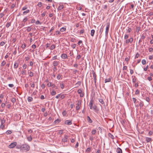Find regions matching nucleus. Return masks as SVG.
Masks as SVG:
<instances>
[{
	"instance_id": "aec40b11",
	"label": "nucleus",
	"mask_w": 153,
	"mask_h": 153,
	"mask_svg": "<svg viewBox=\"0 0 153 153\" xmlns=\"http://www.w3.org/2000/svg\"><path fill=\"white\" fill-rule=\"evenodd\" d=\"M99 101L102 104H104V102L102 99H99Z\"/></svg>"
},
{
	"instance_id": "5fc2aeb1",
	"label": "nucleus",
	"mask_w": 153,
	"mask_h": 153,
	"mask_svg": "<svg viewBox=\"0 0 153 153\" xmlns=\"http://www.w3.org/2000/svg\"><path fill=\"white\" fill-rule=\"evenodd\" d=\"M27 7L25 6L22 7V10H26L27 9Z\"/></svg>"
},
{
	"instance_id": "ea45409f",
	"label": "nucleus",
	"mask_w": 153,
	"mask_h": 153,
	"mask_svg": "<svg viewBox=\"0 0 153 153\" xmlns=\"http://www.w3.org/2000/svg\"><path fill=\"white\" fill-rule=\"evenodd\" d=\"M26 44H24L22 45L21 46V48L23 49H24L26 47Z\"/></svg>"
},
{
	"instance_id": "338daca9",
	"label": "nucleus",
	"mask_w": 153,
	"mask_h": 153,
	"mask_svg": "<svg viewBox=\"0 0 153 153\" xmlns=\"http://www.w3.org/2000/svg\"><path fill=\"white\" fill-rule=\"evenodd\" d=\"M4 127V124H1L0 125V127L1 128L3 129Z\"/></svg>"
},
{
	"instance_id": "7c9ffc66",
	"label": "nucleus",
	"mask_w": 153,
	"mask_h": 153,
	"mask_svg": "<svg viewBox=\"0 0 153 153\" xmlns=\"http://www.w3.org/2000/svg\"><path fill=\"white\" fill-rule=\"evenodd\" d=\"M60 120L58 119H57V120H56L54 122V123H59L60 122Z\"/></svg>"
},
{
	"instance_id": "20e7f679",
	"label": "nucleus",
	"mask_w": 153,
	"mask_h": 153,
	"mask_svg": "<svg viewBox=\"0 0 153 153\" xmlns=\"http://www.w3.org/2000/svg\"><path fill=\"white\" fill-rule=\"evenodd\" d=\"M92 74L93 75V77L94 78V80L95 83V85H96V74H95V72L93 71H92Z\"/></svg>"
},
{
	"instance_id": "8fccbe9b",
	"label": "nucleus",
	"mask_w": 153,
	"mask_h": 153,
	"mask_svg": "<svg viewBox=\"0 0 153 153\" xmlns=\"http://www.w3.org/2000/svg\"><path fill=\"white\" fill-rule=\"evenodd\" d=\"M136 81V79L135 77L134 76V78L132 79V82L133 83H135Z\"/></svg>"
},
{
	"instance_id": "a19ab883",
	"label": "nucleus",
	"mask_w": 153,
	"mask_h": 153,
	"mask_svg": "<svg viewBox=\"0 0 153 153\" xmlns=\"http://www.w3.org/2000/svg\"><path fill=\"white\" fill-rule=\"evenodd\" d=\"M131 31V28L128 27L127 30V33H130Z\"/></svg>"
},
{
	"instance_id": "de8ad7c7",
	"label": "nucleus",
	"mask_w": 153,
	"mask_h": 153,
	"mask_svg": "<svg viewBox=\"0 0 153 153\" xmlns=\"http://www.w3.org/2000/svg\"><path fill=\"white\" fill-rule=\"evenodd\" d=\"M77 92L79 94H81L82 93V91L81 89H79L77 91Z\"/></svg>"
},
{
	"instance_id": "473e14b6",
	"label": "nucleus",
	"mask_w": 153,
	"mask_h": 153,
	"mask_svg": "<svg viewBox=\"0 0 153 153\" xmlns=\"http://www.w3.org/2000/svg\"><path fill=\"white\" fill-rule=\"evenodd\" d=\"M6 62H5L4 61H3L1 64V66H4L5 64H6Z\"/></svg>"
},
{
	"instance_id": "a211bd4d",
	"label": "nucleus",
	"mask_w": 153,
	"mask_h": 153,
	"mask_svg": "<svg viewBox=\"0 0 153 153\" xmlns=\"http://www.w3.org/2000/svg\"><path fill=\"white\" fill-rule=\"evenodd\" d=\"M64 6L63 5H60L58 7V10H61L63 8Z\"/></svg>"
},
{
	"instance_id": "72a5a7b5",
	"label": "nucleus",
	"mask_w": 153,
	"mask_h": 153,
	"mask_svg": "<svg viewBox=\"0 0 153 153\" xmlns=\"http://www.w3.org/2000/svg\"><path fill=\"white\" fill-rule=\"evenodd\" d=\"M5 122V120L4 119H1V124H4Z\"/></svg>"
},
{
	"instance_id": "3c124183",
	"label": "nucleus",
	"mask_w": 153,
	"mask_h": 153,
	"mask_svg": "<svg viewBox=\"0 0 153 153\" xmlns=\"http://www.w3.org/2000/svg\"><path fill=\"white\" fill-rule=\"evenodd\" d=\"M81 57V56L80 55H79L77 56V57L76 58V59H77L78 60L80 59Z\"/></svg>"
},
{
	"instance_id": "f3484780",
	"label": "nucleus",
	"mask_w": 153,
	"mask_h": 153,
	"mask_svg": "<svg viewBox=\"0 0 153 153\" xmlns=\"http://www.w3.org/2000/svg\"><path fill=\"white\" fill-rule=\"evenodd\" d=\"M108 136L109 137L111 138V139H114V136L112 134H111L110 133H109L108 134Z\"/></svg>"
},
{
	"instance_id": "c756f323",
	"label": "nucleus",
	"mask_w": 153,
	"mask_h": 153,
	"mask_svg": "<svg viewBox=\"0 0 153 153\" xmlns=\"http://www.w3.org/2000/svg\"><path fill=\"white\" fill-rule=\"evenodd\" d=\"M26 70H22V74L23 75H25L26 74Z\"/></svg>"
},
{
	"instance_id": "412c9836",
	"label": "nucleus",
	"mask_w": 153,
	"mask_h": 153,
	"mask_svg": "<svg viewBox=\"0 0 153 153\" xmlns=\"http://www.w3.org/2000/svg\"><path fill=\"white\" fill-rule=\"evenodd\" d=\"M18 64L16 62H15L14 64V68L16 69L18 67Z\"/></svg>"
},
{
	"instance_id": "13d9d810",
	"label": "nucleus",
	"mask_w": 153,
	"mask_h": 153,
	"mask_svg": "<svg viewBox=\"0 0 153 153\" xmlns=\"http://www.w3.org/2000/svg\"><path fill=\"white\" fill-rule=\"evenodd\" d=\"M1 106L2 108H4L5 106V104L4 103H2L1 104Z\"/></svg>"
},
{
	"instance_id": "09e8293b",
	"label": "nucleus",
	"mask_w": 153,
	"mask_h": 153,
	"mask_svg": "<svg viewBox=\"0 0 153 153\" xmlns=\"http://www.w3.org/2000/svg\"><path fill=\"white\" fill-rule=\"evenodd\" d=\"M15 6V4H13L11 6V9H13L14 8V7Z\"/></svg>"
},
{
	"instance_id": "bb28decb",
	"label": "nucleus",
	"mask_w": 153,
	"mask_h": 153,
	"mask_svg": "<svg viewBox=\"0 0 153 153\" xmlns=\"http://www.w3.org/2000/svg\"><path fill=\"white\" fill-rule=\"evenodd\" d=\"M103 27H102V26L100 29L99 33H100V34H102V32L103 31Z\"/></svg>"
},
{
	"instance_id": "7ed1b4c3",
	"label": "nucleus",
	"mask_w": 153,
	"mask_h": 153,
	"mask_svg": "<svg viewBox=\"0 0 153 153\" xmlns=\"http://www.w3.org/2000/svg\"><path fill=\"white\" fill-rule=\"evenodd\" d=\"M17 144L16 142L12 143L8 146V148L10 149L13 148L17 145Z\"/></svg>"
},
{
	"instance_id": "4468645a",
	"label": "nucleus",
	"mask_w": 153,
	"mask_h": 153,
	"mask_svg": "<svg viewBox=\"0 0 153 153\" xmlns=\"http://www.w3.org/2000/svg\"><path fill=\"white\" fill-rule=\"evenodd\" d=\"M27 139L28 141H31L32 140V137L30 136L27 137Z\"/></svg>"
},
{
	"instance_id": "9b49d317",
	"label": "nucleus",
	"mask_w": 153,
	"mask_h": 153,
	"mask_svg": "<svg viewBox=\"0 0 153 153\" xmlns=\"http://www.w3.org/2000/svg\"><path fill=\"white\" fill-rule=\"evenodd\" d=\"M51 93L52 96H54L56 94V92L54 91V89L53 88L52 89L51 92Z\"/></svg>"
},
{
	"instance_id": "774afa93",
	"label": "nucleus",
	"mask_w": 153,
	"mask_h": 153,
	"mask_svg": "<svg viewBox=\"0 0 153 153\" xmlns=\"http://www.w3.org/2000/svg\"><path fill=\"white\" fill-rule=\"evenodd\" d=\"M153 58V55L149 56V59L150 60L152 59Z\"/></svg>"
},
{
	"instance_id": "39448f33",
	"label": "nucleus",
	"mask_w": 153,
	"mask_h": 153,
	"mask_svg": "<svg viewBox=\"0 0 153 153\" xmlns=\"http://www.w3.org/2000/svg\"><path fill=\"white\" fill-rule=\"evenodd\" d=\"M68 139V136L67 135H65L64 136V138L62 139V141L64 143L67 142Z\"/></svg>"
},
{
	"instance_id": "37998d69",
	"label": "nucleus",
	"mask_w": 153,
	"mask_h": 153,
	"mask_svg": "<svg viewBox=\"0 0 153 153\" xmlns=\"http://www.w3.org/2000/svg\"><path fill=\"white\" fill-rule=\"evenodd\" d=\"M139 56H140L139 54V53H137L135 56V59L138 58Z\"/></svg>"
},
{
	"instance_id": "49530a36",
	"label": "nucleus",
	"mask_w": 153,
	"mask_h": 153,
	"mask_svg": "<svg viewBox=\"0 0 153 153\" xmlns=\"http://www.w3.org/2000/svg\"><path fill=\"white\" fill-rule=\"evenodd\" d=\"M27 65H26V64H24V65H23V66H22V67L24 69H25L26 68V67H27Z\"/></svg>"
},
{
	"instance_id": "6e6d98bb",
	"label": "nucleus",
	"mask_w": 153,
	"mask_h": 153,
	"mask_svg": "<svg viewBox=\"0 0 153 153\" xmlns=\"http://www.w3.org/2000/svg\"><path fill=\"white\" fill-rule=\"evenodd\" d=\"M132 100L134 102V103H135L136 101L137 100L135 98H132Z\"/></svg>"
},
{
	"instance_id": "1a4fd4ad",
	"label": "nucleus",
	"mask_w": 153,
	"mask_h": 153,
	"mask_svg": "<svg viewBox=\"0 0 153 153\" xmlns=\"http://www.w3.org/2000/svg\"><path fill=\"white\" fill-rule=\"evenodd\" d=\"M59 63V61H54L53 63V64L54 66L55 67L57 66Z\"/></svg>"
},
{
	"instance_id": "603ef678",
	"label": "nucleus",
	"mask_w": 153,
	"mask_h": 153,
	"mask_svg": "<svg viewBox=\"0 0 153 153\" xmlns=\"http://www.w3.org/2000/svg\"><path fill=\"white\" fill-rule=\"evenodd\" d=\"M145 38V36L144 35V34H142L141 36V39H143Z\"/></svg>"
},
{
	"instance_id": "b1692460",
	"label": "nucleus",
	"mask_w": 153,
	"mask_h": 153,
	"mask_svg": "<svg viewBox=\"0 0 153 153\" xmlns=\"http://www.w3.org/2000/svg\"><path fill=\"white\" fill-rule=\"evenodd\" d=\"M111 79L110 78L106 79L105 80V82H109L111 81Z\"/></svg>"
},
{
	"instance_id": "dca6fc26",
	"label": "nucleus",
	"mask_w": 153,
	"mask_h": 153,
	"mask_svg": "<svg viewBox=\"0 0 153 153\" xmlns=\"http://www.w3.org/2000/svg\"><path fill=\"white\" fill-rule=\"evenodd\" d=\"M28 73H29V76L32 77L33 76V73L32 72L30 71L29 72L28 71Z\"/></svg>"
},
{
	"instance_id": "c85d7f7f",
	"label": "nucleus",
	"mask_w": 153,
	"mask_h": 153,
	"mask_svg": "<svg viewBox=\"0 0 153 153\" xmlns=\"http://www.w3.org/2000/svg\"><path fill=\"white\" fill-rule=\"evenodd\" d=\"M142 63L143 64V65H145L146 64V60L145 59H143L142 60Z\"/></svg>"
},
{
	"instance_id": "393cba45",
	"label": "nucleus",
	"mask_w": 153,
	"mask_h": 153,
	"mask_svg": "<svg viewBox=\"0 0 153 153\" xmlns=\"http://www.w3.org/2000/svg\"><path fill=\"white\" fill-rule=\"evenodd\" d=\"M140 27H136V32L138 33L139 31L140 30Z\"/></svg>"
},
{
	"instance_id": "58836bf2",
	"label": "nucleus",
	"mask_w": 153,
	"mask_h": 153,
	"mask_svg": "<svg viewBox=\"0 0 153 153\" xmlns=\"http://www.w3.org/2000/svg\"><path fill=\"white\" fill-rule=\"evenodd\" d=\"M31 30V28L30 26L27 27V30L28 32L30 31Z\"/></svg>"
},
{
	"instance_id": "6ab92c4d",
	"label": "nucleus",
	"mask_w": 153,
	"mask_h": 153,
	"mask_svg": "<svg viewBox=\"0 0 153 153\" xmlns=\"http://www.w3.org/2000/svg\"><path fill=\"white\" fill-rule=\"evenodd\" d=\"M76 105H77L76 106H81V101L78 100L77 101V104Z\"/></svg>"
},
{
	"instance_id": "0e129e2a",
	"label": "nucleus",
	"mask_w": 153,
	"mask_h": 153,
	"mask_svg": "<svg viewBox=\"0 0 153 153\" xmlns=\"http://www.w3.org/2000/svg\"><path fill=\"white\" fill-rule=\"evenodd\" d=\"M84 29L81 30L79 32L80 34H82V33H83L84 32Z\"/></svg>"
},
{
	"instance_id": "4d7b16f0",
	"label": "nucleus",
	"mask_w": 153,
	"mask_h": 153,
	"mask_svg": "<svg viewBox=\"0 0 153 153\" xmlns=\"http://www.w3.org/2000/svg\"><path fill=\"white\" fill-rule=\"evenodd\" d=\"M5 44V42H2L0 43V45L1 46H3Z\"/></svg>"
},
{
	"instance_id": "a878e982",
	"label": "nucleus",
	"mask_w": 153,
	"mask_h": 153,
	"mask_svg": "<svg viewBox=\"0 0 153 153\" xmlns=\"http://www.w3.org/2000/svg\"><path fill=\"white\" fill-rule=\"evenodd\" d=\"M66 30V29L65 28L63 27L60 29V31L61 32H64V31H65Z\"/></svg>"
},
{
	"instance_id": "4c0bfd02",
	"label": "nucleus",
	"mask_w": 153,
	"mask_h": 153,
	"mask_svg": "<svg viewBox=\"0 0 153 153\" xmlns=\"http://www.w3.org/2000/svg\"><path fill=\"white\" fill-rule=\"evenodd\" d=\"M97 131L96 130H93L91 131L92 134H95L96 132Z\"/></svg>"
},
{
	"instance_id": "e433bc0d",
	"label": "nucleus",
	"mask_w": 153,
	"mask_h": 153,
	"mask_svg": "<svg viewBox=\"0 0 153 153\" xmlns=\"http://www.w3.org/2000/svg\"><path fill=\"white\" fill-rule=\"evenodd\" d=\"M129 36V35L128 34H125L124 37V38L125 39H126L128 38Z\"/></svg>"
},
{
	"instance_id": "2eb2a0df",
	"label": "nucleus",
	"mask_w": 153,
	"mask_h": 153,
	"mask_svg": "<svg viewBox=\"0 0 153 153\" xmlns=\"http://www.w3.org/2000/svg\"><path fill=\"white\" fill-rule=\"evenodd\" d=\"M94 33L95 30H94L92 29L91 30V36H94Z\"/></svg>"
},
{
	"instance_id": "c03bdc74",
	"label": "nucleus",
	"mask_w": 153,
	"mask_h": 153,
	"mask_svg": "<svg viewBox=\"0 0 153 153\" xmlns=\"http://www.w3.org/2000/svg\"><path fill=\"white\" fill-rule=\"evenodd\" d=\"M42 2H39L38 3V6L39 7H41V6H42Z\"/></svg>"
},
{
	"instance_id": "c9c22d12",
	"label": "nucleus",
	"mask_w": 153,
	"mask_h": 153,
	"mask_svg": "<svg viewBox=\"0 0 153 153\" xmlns=\"http://www.w3.org/2000/svg\"><path fill=\"white\" fill-rule=\"evenodd\" d=\"M55 48V45H52L50 49L51 50H52L53 49H54Z\"/></svg>"
},
{
	"instance_id": "e2e57ef3",
	"label": "nucleus",
	"mask_w": 153,
	"mask_h": 153,
	"mask_svg": "<svg viewBox=\"0 0 153 153\" xmlns=\"http://www.w3.org/2000/svg\"><path fill=\"white\" fill-rule=\"evenodd\" d=\"M153 49L152 48H149V52H152L153 51Z\"/></svg>"
},
{
	"instance_id": "69168bd1",
	"label": "nucleus",
	"mask_w": 153,
	"mask_h": 153,
	"mask_svg": "<svg viewBox=\"0 0 153 153\" xmlns=\"http://www.w3.org/2000/svg\"><path fill=\"white\" fill-rule=\"evenodd\" d=\"M64 97H65V96L64 94H62L61 95L60 98L61 99H63L64 98Z\"/></svg>"
},
{
	"instance_id": "f8f14e48",
	"label": "nucleus",
	"mask_w": 153,
	"mask_h": 153,
	"mask_svg": "<svg viewBox=\"0 0 153 153\" xmlns=\"http://www.w3.org/2000/svg\"><path fill=\"white\" fill-rule=\"evenodd\" d=\"M146 141L147 143H149L152 141V139L151 138L146 137Z\"/></svg>"
},
{
	"instance_id": "864d4df0",
	"label": "nucleus",
	"mask_w": 153,
	"mask_h": 153,
	"mask_svg": "<svg viewBox=\"0 0 153 153\" xmlns=\"http://www.w3.org/2000/svg\"><path fill=\"white\" fill-rule=\"evenodd\" d=\"M81 82H78L77 83H76V85H77V86H79L81 84Z\"/></svg>"
},
{
	"instance_id": "bf43d9fd",
	"label": "nucleus",
	"mask_w": 153,
	"mask_h": 153,
	"mask_svg": "<svg viewBox=\"0 0 153 153\" xmlns=\"http://www.w3.org/2000/svg\"><path fill=\"white\" fill-rule=\"evenodd\" d=\"M27 20V17H25L23 19V22H25Z\"/></svg>"
},
{
	"instance_id": "9d476101",
	"label": "nucleus",
	"mask_w": 153,
	"mask_h": 153,
	"mask_svg": "<svg viewBox=\"0 0 153 153\" xmlns=\"http://www.w3.org/2000/svg\"><path fill=\"white\" fill-rule=\"evenodd\" d=\"M116 152L118 153H122V149L119 147H118L117 148Z\"/></svg>"
},
{
	"instance_id": "f704fd0d",
	"label": "nucleus",
	"mask_w": 153,
	"mask_h": 153,
	"mask_svg": "<svg viewBox=\"0 0 153 153\" xmlns=\"http://www.w3.org/2000/svg\"><path fill=\"white\" fill-rule=\"evenodd\" d=\"M67 114L66 111H64L62 113V114L63 116H66Z\"/></svg>"
},
{
	"instance_id": "79ce46f5",
	"label": "nucleus",
	"mask_w": 153,
	"mask_h": 153,
	"mask_svg": "<svg viewBox=\"0 0 153 153\" xmlns=\"http://www.w3.org/2000/svg\"><path fill=\"white\" fill-rule=\"evenodd\" d=\"M61 76L60 74H59L57 76V79L58 80L59 79L61 78Z\"/></svg>"
},
{
	"instance_id": "4be33fe9",
	"label": "nucleus",
	"mask_w": 153,
	"mask_h": 153,
	"mask_svg": "<svg viewBox=\"0 0 153 153\" xmlns=\"http://www.w3.org/2000/svg\"><path fill=\"white\" fill-rule=\"evenodd\" d=\"M30 12V10H27L26 11H24L23 12V14L25 15L28 13Z\"/></svg>"
},
{
	"instance_id": "f03ea898",
	"label": "nucleus",
	"mask_w": 153,
	"mask_h": 153,
	"mask_svg": "<svg viewBox=\"0 0 153 153\" xmlns=\"http://www.w3.org/2000/svg\"><path fill=\"white\" fill-rule=\"evenodd\" d=\"M110 23L109 22L107 23V26L105 29V34L106 36H107L108 35V32L109 31V28Z\"/></svg>"
},
{
	"instance_id": "423d86ee",
	"label": "nucleus",
	"mask_w": 153,
	"mask_h": 153,
	"mask_svg": "<svg viewBox=\"0 0 153 153\" xmlns=\"http://www.w3.org/2000/svg\"><path fill=\"white\" fill-rule=\"evenodd\" d=\"M61 57L63 59H66L68 58L67 55L65 53H63L61 55Z\"/></svg>"
},
{
	"instance_id": "5701e85b",
	"label": "nucleus",
	"mask_w": 153,
	"mask_h": 153,
	"mask_svg": "<svg viewBox=\"0 0 153 153\" xmlns=\"http://www.w3.org/2000/svg\"><path fill=\"white\" fill-rule=\"evenodd\" d=\"M27 100L29 102H31L33 100V98L31 97H29L27 98Z\"/></svg>"
},
{
	"instance_id": "0eeeda50",
	"label": "nucleus",
	"mask_w": 153,
	"mask_h": 153,
	"mask_svg": "<svg viewBox=\"0 0 153 153\" xmlns=\"http://www.w3.org/2000/svg\"><path fill=\"white\" fill-rule=\"evenodd\" d=\"M65 124L67 125H71L72 124V123L71 120H66L65 121Z\"/></svg>"
},
{
	"instance_id": "052dcab7",
	"label": "nucleus",
	"mask_w": 153,
	"mask_h": 153,
	"mask_svg": "<svg viewBox=\"0 0 153 153\" xmlns=\"http://www.w3.org/2000/svg\"><path fill=\"white\" fill-rule=\"evenodd\" d=\"M55 27H52L50 30H49V32H51L52 30H53L54 29Z\"/></svg>"
},
{
	"instance_id": "cd10ccee",
	"label": "nucleus",
	"mask_w": 153,
	"mask_h": 153,
	"mask_svg": "<svg viewBox=\"0 0 153 153\" xmlns=\"http://www.w3.org/2000/svg\"><path fill=\"white\" fill-rule=\"evenodd\" d=\"M11 22H8L7 23L6 25V27H7L8 28L10 27V26L11 25Z\"/></svg>"
},
{
	"instance_id": "680f3d73",
	"label": "nucleus",
	"mask_w": 153,
	"mask_h": 153,
	"mask_svg": "<svg viewBox=\"0 0 153 153\" xmlns=\"http://www.w3.org/2000/svg\"><path fill=\"white\" fill-rule=\"evenodd\" d=\"M140 91L138 90H137L136 91H135V94H139Z\"/></svg>"
},
{
	"instance_id": "2f4dec72",
	"label": "nucleus",
	"mask_w": 153,
	"mask_h": 153,
	"mask_svg": "<svg viewBox=\"0 0 153 153\" xmlns=\"http://www.w3.org/2000/svg\"><path fill=\"white\" fill-rule=\"evenodd\" d=\"M6 133L7 134H9L12 133V131L10 130H8L6 132Z\"/></svg>"
},
{
	"instance_id": "6e6552de",
	"label": "nucleus",
	"mask_w": 153,
	"mask_h": 153,
	"mask_svg": "<svg viewBox=\"0 0 153 153\" xmlns=\"http://www.w3.org/2000/svg\"><path fill=\"white\" fill-rule=\"evenodd\" d=\"M93 102H94V101L92 99L90 101L89 104V106L90 107V109H92V106L93 104Z\"/></svg>"
},
{
	"instance_id": "ddd939ff",
	"label": "nucleus",
	"mask_w": 153,
	"mask_h": 153,
	"mask_svg": "<svg viewBox=\"0 0 153 153\" xmlns=\"http://www.w3.org/2000/svg\"><path fill=\"white\" fill-rule=\"evenodd\" d=\"M87 120L90 123H91L92 122L91 120L88 116L87 117Z\"/></svg>"
},
{
	"instance_id": "a18cd8bd",
	"label": "nucleus",
	"mask_w": 153,
	"mask_h": 153,
	"mask_svg": "<svg viewBox=\"0 0 153 153\" xmlns=\"http://www.w3.org/2000/svg\"><path fill=\"white\" fill-rule=\"evenodd\" d=\"M16 99L14 98H13L11 100L12 102L13 103L16 102Z\"/></svg>"
},
{
	"instance_id": "f257e3e1",
	"label": "nucleus",
	"mask_w": 153,
	"mask_h": 153,
	"mask_svg": "<svg viewBox=\"0 0 153 153\" xmlns=\"http://www.w3.org/2000/svg\"><path fill=\"white\" fill-rule=\"evenodd\" d=\"M20 149L21 150H26V151H28L30 149V146L27 144H25L22 145Z\"/></svg>"
}]
</instances>
